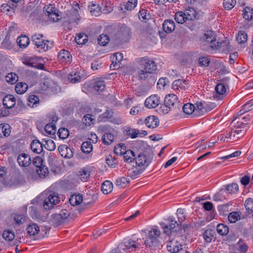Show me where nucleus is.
<instances>
[{"label":"nucleus","instance_id":"nucleus-1","mask_svg":"<svg viewBox=\"0 0 253 253\" xmlns=\"http://www.w3.org/2000/svg\"><path fill=\"white\" fill-rule=\"evenodd\" d=\"M140 65L142 69L138 72V78L140 80H145L157 70L156 63L148 57H142L140 59Z\"/></svg>","mask_w":253,"mask_h":253},{"label":"nucleus","instance_id":"nucleus-2","mask_svg":"<svg viewBox=\"0 0 253 253\" xmlns=\"http://www.w3.org/2000/svg\"><path fill=\"white\" fill-rule=\"evenodd\" d=\"M168 220L169 224L166 225L163 227L164 233L168 236H170V238L173 236L182 235L181 225L177 223L172 217L169 218Z\"/></svg>","mask_w":253,"mask_h":253},{"label":"nucleus","instance_id":"nucleus-3","mask_svg":"<svg viewBox=\"0 0 253 253\" xmlns=\"http://www.w3.org/2000/svg\"><path fill=\"white\" fill-rule=\"evenodd\" d=\"M70 212L66 209H63L59 213L51 215L49 219V223L53 226L56 227L66 222Z\"/></svg>","mask_w":253,"mask_h":253},{"label":"nucleus","instance_id":"nucleus-4","mask_svg":"<svg viewBox=\"0 0 253 253\" xmlns=\"http://www.w3.org/2000/svg\"><path fill=\"white\" fill-rule=\"evenodd\" d=\"M160 231L157 229L154 228L149 231L148 236L145 241V245L149 247H159L160 243L158 237L160 236Z\"/></svg>","mask_w":253,"mask_h":253},{"label":"nucleus","instance_id":"nucleus-5","mask_svg":"<svg viewBox=\"0 0 253 253\" xmlns=\"http://www.w3.org/2000/svg\"><path fill=\"white\" fill-rule=\"evenodd\" d=\"M170 237V241L168 243L167 247L168 250L172 253H178L182 249V245L180 240L182 239V235L173 236Z\"/></svg>","mask_w":253,"mask_h":253},{"label":"nucleus","instance_id":"nucleus-6","mask_svg":"<svg viewBox=\"0 0 253 253\" xmlns=\"http://www.w3.org/2000/svg\"><path fill=\"white\" fill-rule=\"evenodd\" d=\"M60 202V198L58 196L55 194H50L47 197L44 198L43 202V207L45 210H50L54 206L58 204Z\"/></svg>","mask_w":253,"mask_h":253},{"label":"nucleus","instance_id":"nucleus-7","mask_svg":"<svg viewBox=\"0 0 253 253\" xmlns=\"http://www.w3.org/2000/svg\"><path fill=\"white\" fill-rule=\"evenodd\" d=\"M45 15L47 16L49 19L52 22H57L61 19L59 14V11L52 5H49L44 10Z\"/></svg>","mask_w":253,"mask_h":253},{"label":"nucleus","instance_id":"nucleus-8","mask_svg":"<svg viewBox=\"0 0 253 253\" xmlns=\"http://www.w3.org/2000/svg\"><path fill=\"white\" fill-rule=\"evenodd\" d=\"M136 164L139 167H142V170H144L152 162V159L148 158L143 154H139L137 157L135 158Z\"/></svg>","mask_w":253,"mask_h":253},{"label":"nucleus","instance_id":"nucleus-9","mask_svg":"<svg viewBox=\"0 0 253 253\" xmlns=\"http://www.w3.org/2000/svg\"><path fill=\"white\" fill-rule=\"evenodd\" d=\"M211 47L213 49H219L223 52H228L231 49L229 42L227 39H225L221 42H218L211 45Z\"/></svg>","mask_w":253,"mask_h":253},{"label":"nucleus","instance_id":"nucleus-10","mask_svg":"<svg viewBox=\"0 0 253 253\" xmlns=\"http://www.w3.org/2000/svg\"><path fill=\"white\" fill-rule=\"evenodd\" d=\"M246 126V125L245 124H242V126L238 125L234 128L232 129L233 141L241 138L245 134L247 130L245 128Z\"/></svg>","mask_w":253,"mask_h":253},{"label":"nucleus","instance_id":"nucleus-11","mask_svg":"<svg viewBox=\"0 0 253 253\" xmlns=\"http://www.w3.org/2000/svg\"><path fill=\"white\" fill-rule=\"evenodd\" d=\"M160 103V98L157 95H153L148 97L145 101V105L149 108H154Z\"/></svg>","mask_w":253,"mask_h":253},{"label":"nucleus","instance_id":"nucleus-12","mask_svg":"<svg viewBox=\"0 0 253 253\" xmlns=\"http://www.w3.org/2000/svg\"><path fill=\"white\" fill-rule=\"evenodd\" d=\"M119 247L125 251L129 250V252H132L136 250L137 245L135 241L129 239L125 240L123 243L120 244Z\"/></svg>","mask_w":253,"mask_h":253},{"label":"nucleus","instance_id":"nucleus-13","mask_svg":"<svg viewBox=\"0 0 253 253\" xmlns=\"http://www.w3.org/2000/svg\"><path fill=\"white\" fill-rule=\"evenodd\" d=\"M43 36L41 34H35L32 37V42L39 49L40 52H42V49L45 46L44 40H42Z\"/></svg>","mask_w":253,"mask_h":253},{"label":"nucleus","instance_id":"nucleus-14","mask_svg":"<svg viewBox=\"0 0 253 253\" xmlns=\"http://www.w3.org/2000/svg\"><path fill=\"white\" fill-rule=\"evenodd\" d=\"M226 87L223 84H218L215 87L214 97L218 100L223 99L226 96Z\"/></svg>","mask_w":253,"mask_h":253},{"label":"nucleus","instance_id":"nucleus-15","mask_svg":"<svg viewBox=\"0 0 253 253\" xmlns=\"http://www.w3.org/2000/svg\"><path fill=\"white\" fill-rule=\"evenodd\" d=\"M202 40L204 42H207L210 44V46L211 47V45L215 43L216 34L213 31L208 30L202 37Z\"/></svg>","mask_w":253,"mask_h":253},{"label":"nucleus","instance_id":"nucleus-16","mask_svg":"<svg viewBox=\"0 0 253 253\" xmlns=\"http://www.w3.org/2000/svg\"><path fill=\"white\" fill-rule=\"evenodd\" d=\"M90 12L92 15L97 16L100 15V13L102 12L104 13H108L112 10L111 7H109V9L106 10L105 8L101 10V7L99 5L95 4H92L89 6Z\"/></svg>","mask_w":253,"mask_h":253},{"label":"nucleus","instance_id":"nucleus-17","mask_svg":"<svg viewBox=\"0 0 253 253\" xmlns=\"http://www.w3.org/2000/svg\"><path fill=\"white\" fill-rule=\"evenodd\" d=\"M16 98L11 94L5 95L2 99V103L4 108L6 109H11L14 107L16 104Z\"/></svg>","mask_w":253,"mask_h":253},{"label":"nucleus","instance_id":"nucleus-18","mask_svg":"<svg viewBox=\"0 0 253 253\" xmlns=\"http://www.w3.org/2000/svg\"><path fill=\"white\" fill-rule=\"evenodd\" d=\"M172 86L173 89L180 91L187 89L189 84L186 80L178 79L173 82Z\"/></svg>","mask_w":253,"mask_h":253},{"label":"nucleus","instance_id":"nucleus-19","mask_svg":"<svg viewBox=\"0 0 253 253\" xmlns=\"http://www.w3.org/2000/svg\"><path fill=\"white\" fill-rule=\"evenodd\" d=\"M58 59L61 63H70L72 61V56L68 50L62 49L58 54Z\"/></svg>","mask_w":253,"mask_h":253},{"label":"nucleus","instance_id":"nucleus-20","mask_svg":"<svg viewBox=\"0 0 253 253\" xmlns=\"http://www.w3.org/2000/svg\"><path fill=\"white\" fill-rule=\"evenodd\" d=\"M79 16L78 10L72 9L66 12V16H64V18H67L68 22L69 24H71L73 22H77V21L79 20Z\"/></svg>","mask_w":253,"mask_h":253},{"label":"nucleus","instance_id":"nucleus-21","mask_svg":"<svg viewBox=\"0 0 253 253\" xmlns=\"http://www.w3.org/2000/svg\"><path fill=\"white\" fill-rule=\"evenodd\" d=\"M17 162L20 166L26 167L31 164V160L29 155L22 153L18 156Z\"/></svg>","mask_w":253,"mask_h":253},{"label":"nucleus","instance_id":"nucleus-22","mask_svg":"<svg viewBox=\"0 0 253 253\" xmlns=\"http://www.w3.org/2000/svg\"><path fill=\"white\" fill-rule=\"evenodd\" d=\"M144 122L147 127L151 128H156L159 125V120L155 116H148L145 119Z\"/></svg>","mask_w":253,"mask_h":253},{"label":"nucleus","instance_id":"nucleus-23","mask_svg":"<svg viewBox=\"0 0 253 253\" xmlns=\"http://www.w3.org/2000/svg\"><path fill=\"white\" fill-rule=\"evenodd\" d=\"M164 103L167 106L174 107L175 105L178 104V97L174 94H169L165 98Z\"/></svg>","mask_w":253,"mask_h":253},{"label":"nucleus","instance_id":"nucleus-24","mask_svg":"<svg viewBox=\"0 0 253 253\" xmlns=\"http://www.w3.org/2000/svg\"><path fill=\"white\" fill-rule=\"evenodd\" d=\"M58 150L61 155L65 158H71L73 156L72 150L66 145L58 147Z\"/></svg>","mask_w":253,"mask_h":253},{"label":"nucleus","instance_id":"nucleus-25","mask_svg":"<svg viewBox=\"0 0 253 253\" xmlns=\"http://www.w3.org/2000/svg\"><path fill=\"white\" fill-rule=\"evenodd\" d=\"M123 58V55L122 53L118 52L115 54L112 57V64L110 68L113 67L114 69H118L120 67V62Z\"/></svg>","mask_w":253,"mask_h":253},{"label":"nucleus","instance_id":"nucleus-26","mask_svg":"<svg viewBox=\"0 0 253 253\" xmlns=\"http://www.w3.org/2000/svg\"><path fill=\"white\" fill-rule=\"evenodd\" d=\"M28 234L30 236H34L40 234V227L35 223H31L26 228Z\"/></svg>","mask_w":253,"mask_h":253},{"label":"nucleus","instance_id":"nucleus-27","mask_svg":"<svg viewBox=\"0 0 253 253\" xmlns=\"http://www.w3.org/2000/svg\"><path fill=\"white\" fill-rule=\"evenodd\" d=\"M175 28V23L172 20H166L163 24V30L168 33H169L173 31Z\"/></svg>","mask_w":253,"mask_h":253},{"label":"nucleus","instance_id":"nucleus-28","mask_svg":"<svg viewBox=\"0 0 253 253\" xmlns=\"http://www.w3.org/2000/svg\"><path fill=\"white\" fill-rule=\"evenodd\" d=\"M43 144H42L39 140L35 139L31 144V148L33 152L40 154L43 150Z\"/></svg>","mask_w":253,"mask_h":253},{"label":"nucleus","instance_id":"nucleus-29","mask_svg":"<svg viewBox=\"0 0 253 253\" xmlns=\"http://www.w3.org/2000/svg\"><path fill=\"white\" fill-rule=\"evenodd\" d=\"M137 3V0H129L127 2L121 5L120 10H123L125 9L126 10L130 11L136 7Z\"/></svg>","mask_w":253,"mask_h":253},{"label":"nucleus","instance_id":"nucleus-30","mask_svg":"<svg viewBox=\"0 0 253 253\" xmlns=\"http://www.w3.org/2000/svg\"><path fill=\"white\" fill-rule=\"evenodd\" d=\"M83 78V77L81 76L80 73L77 72H72L68 76L69 82L72 84L80 82Z\"/></svg>","mask_w":253,"mask_h":253},{"label":"nucleus","instance_id":"nucleus-31","mask_svg":"<svg viewBox=\"0 0 253 253\" xmlns=\"http://www.w3.org/2000/svg\"><path fill=\"white\" fill-rule=\"evenodd\" d=\"M16 42L21 48H25L29 45L30 40L26 36H21L17 38Z\"/></svg>","mask_w":253,"mask_h":253},{"label":"nucleus","instance_id":"nucleus-32","mask_svg":"<svg viewBox=\"0 0 253 253\" xmlns=\"http://www.w3.org/2000/svg\"><path fill=\"white\" fill-rule=\"evenodd\" d=\"M239 190L238 185L235 183L228 184L226 186L225 189L222 188L220 191H226L229 194H235L238 192Z\"/></svg>","mask_w":253,"mask_h":253},{"label":"nucleus","instance_id":"nucleus-33","mask_svg":"<svg viewBox=\"0 0 253 253\" xmlns=\"http://www.w3.org/2000/svg\"><path fill=\"white\" fill-rule=\"evenodd\" d=\"M113 184L109 180L104 181L101 185V190L104 194H108L110 193L113 189Z\"/></svg>","mask_w":253,"mask_h":253},{"label":"nucleus","instance_id":"nucleus-34","mask_svg":"<svg viewBox=\"0 0 253 253\" xmlns=\"http://www.w3.org/2000/svg\"><path fill=\"white\" fill-rule=\"evenodd\" d=\"M216 231L220 236H226L229 232V228L227 225L220 223L217 225Z\"/></svg>","mask_w":253,"mask_h":253},{"label":"nucleus","instance_id":"nucleus-35","mask_svg":"<svg viewBox=\"0 0 253 253\" xmlns=\"http://www.w3.org/2000/svg\"><path fill=\"white\" fill-rule=\"evenodd\" d=\"M75 40L78 44H85L88 41V37L84 33H80L77 35Z\"/></svg>","mask_w":253,"mask_h":253},{"label":"nucleus","instance_id":"nucleus-36","mask_svg":"<svg viewBox=\"0 0 253 253\" xmlns=\"http://www.w3.org/2000/svg\"><path fill=\"white\" fill-rule=\"evenodd\" d=\"M142 170V169L140 170L137 168H132L128 170L127 174V176L130 177L132 179H135L141 174Z\"/></svg>","mask_w":253,"mask_h":253},{"label":"nucleus","instance_id":"nucleus-37","mask_svg":"<svg viewBox=\"0 0 253 253\" xmlns=\"http://www.w3.org/2000/svg\"><path fill=\"white\" fill-rule=\"evenodd\" d=\"M10 133V126L7 124L0 125V137L8 136Z\"/></svg>","mask_w":253,"mask_h":253},{"label":"nucleus","instance_id":"nucleus-38","mask_svg":"<svg viewBox=\"0 0 253 253\" xmlns=\"http://www.w3.org/2000/svg\"><path fill=\"white\" fill-rule=\"evenodd\" d=\"M83 201V197L80 194L72 195L69 199L70 203L72 206L79 205Z\"/></svg>","mask_w":253,"mask_h":253},{"label":"nucleus","instance_id":"nucleus-39","mask_svg":"<svg viewBox=\"0 0 253 253\" xmlns=\"http://www.w3.org/2000/svg\"><path fill=\"white\" fill-rule=\"evenodd\" d=\"M183 112L187 115L192 114L195 111H197L196 107L191 103H186L182 107Z\"/></svg>","mask_w":253,"mask_h":253},{"label":"nucleus","instance_id":"nucleus-40","mask_svg":"<svg viewBox=\"0 0 253 253\" xmlns=\"http://www.w3.org/2000/svg\"><path fill=\"white\" fill-rule=\"evenodd\" d=\"M188 18L186 16V14L182 11H178L176 12L174 16L175 20L179 24L184 23Z\"/></svg>","mask_w":253,"mask_h":253},{"label":"nucleus","instance_id":"nucleus-41","mask_svg":"<svg viewBox=\"0 0 253 253\" xmlns=\"http://www.w3.org/2000/svg\"><path fill=\"white\" fill-rule=\"evenodd\" d=\"M240 219V214L238 211H232L228 215V221L231 223H234Z\"/></svg>","mask_w":253,"mask_h":253},{"label":"nucleus","instance_id":"nucleus-42","mask_svg":"<svg viewBox=\"0 0 253 253\" xmlns=\"http://www.w3.org/2000/svg\"><path fill=\"white\" fill-rule=\"evenodd\" d=\"M79 179L82 181H85L90 176V171L87 168H84L79 171L78 175Z\"/></svg>","mask_w":253,"mask_h":253},{"label":"nucleus","instance_id":"nucleus-43","mask_svg":"<svg viewBox=\"0 0 253 253\" xmlns=\"http://www.w3.org/2000/svg\"><path fill=\"white\" fill-rule=\"evenodd\" d=\"M27 89L28 85L25 83H17L15 87V91L20 94L25 93Z\"/></svg>","mask_w":253,"mask_h":253},{"label":"nucleus","instance_id":"nucleus-44","mask_svg":"<svg viewBox=\"0 0 253 253\" xmlns=\"http://www.w3.org/2000/svg\"><path fill=\"white\" fill-rule=\"evenodd\" d=\"M129 182V179L123 176L118 178L116 180V185L119 188L125 187Z\"/></svg>","mask_w":253,"mask_h":253},{"label":"nucleus","instance_id":"nucleus-45","mask_svg":"<svg viewBox=\"0 0 253 253\" xmlns=\"http://www.w3.org/2000/svg\"><path fill=\"white\" fill-rule=\"evenodd\" d=\"M243 18L247 20L250 21L253 16V9L250 7H246L243 10Z\"/></svg>","mask_w":253,"mask_h":253},{"label":"nucleus","instance_id":"nucleus-46","mask_svg":"<svg viewBox=\"0 0 253 253\" xmlns=\"http://www.w3.org/2000/svg\"><path fill=\"white\" fill-rule=\"evenodd\" d=\"M103 143L105 145L111 144L114 140V135L108 132H106L102 137Z\"/></svg>","mask_w":253,"mask_h":253},{"label":"nucleus","instance_id":"nucleus-47","mask_svg":"<svg viewBox=\"0 0 253 253\" xmlns=\"http://www.w3.org/2000/svg\"><path fill=\"white\" fill-rule=\"evenodd\" d=\"M45 132L50 135H54L56 133V128L54 123H49L44 127Z\"/></svg>","mask_w":253,"mask_h":253},{"label":"nucleus","instance_id":"nucleus-48","mask_svg":"<svg viewBox=\"0 0 253 253\" xmlns=\"http://www.w3.org/2000/svg\"><path fill=\"white\" fill-rule=\"evenodd\" d=\"M134 152L132 150H128L124 154V161L128 163H131L135 159Z\"/></svg>","mask_w":253,"mask_h":253},{"label":"nucleus","instance_id":"nucleus-49","mask_svg":"<svg viewBox=\"0 0 253 253\" xmlns=\"http://www.w3.org/2000/svg\"><path fill=\"white\" fill-rule=\"evenodd\" d=\"M106 162L107 165L112 168H115L118 163L117 159L110 155L106 156Z\"/></svg>","mask_w":253,"mask_h":253},{"label":"nucleus","instance_id":"nucleus-50","mask_svg":"<svg viewBox=\"0 0 253 253\" xmlns=\"http://www.w3.org/2000/svg\"><path fill=\"white\" fill-rule=\"evenodd\" d=\"M126 147L123 143H120L114 148V152L117 155H122L126 153Z\"/></svg>","mask_w":253,"mask_h":253},{"label":"nucleus","instance_id":"nucleus-51","mask_svg":"<svg viewBox=\"0 0 253 253\" xmlns=\"http://www.w3.org/2000/svg\"><path fill=\"white\" fill-rule=\"evenodd\" d=\"M40 100L39 97L35 95L32 94L29 96L28 97V105L31 107L37 106L38 104H39Z\"/></svg>","mask_w":253,"mask_h":253},{"label":"nucleus","instance_id":"nucleus-52","mask_svg":"<svg viewBox=\"0 0 253 253\" xmlns=\"http://www.w3.org/2000/svg\"><path fill=\"white\" fill-rule=\"evenodd\" d=\"M81 150L84 153H89L92 150L91 143L89 141L84 142L81 146Z\"/></svg>","mask_w":253,"mask_h":253},{"label":"nucleus","instance_id":"nucleus-53","mask_svg":"<svg viewBox=\"0 0 253 253\" xmlns=\"http://www.w3.org/2000/svg\"><path fill=\"white\" fill-rule=\"evenodd\" d=\"M213 231L211 230H206L203 233V237L207 243L211 242L213 237Z\"/></svg>","mask_w":253,"mask_h":253},{"label":"nucleus","instance_id":"nucleus-54","mask_svg":"<svg viewBox=\"0 0 253 253\" xmlns=\"http://www.w3.org/2000/svg\"><path fill=\"white\" fill-rule=\"evenodd\" d=\"M2 237L6 241H11L14 239L15 234L11 230H5L2 233Z\"/></svg>","mask_w":253,"mask_h":253},{"label":"nucleus","instance_id":"nucleus-55","mask_svg":"<svg viewBox=\"0 0 253 253\" xmlns=\"http://www.w3.org/2000/svg\"><path fill=\"white\" fill-rule=\"evenodd\" d=\"M36 62V59L33 57H27L23 61L24 64L28 66L37 68Z\"/></svg>","mask_w":253,"mask_h":253},{"label":"nucleus","instance_id":"nucleus-56","mask_svg":"<svg viewBox=\"0 0 253 253\" xmlns=\"http://www.w3.org/2000/svg\"><path fill=\"white\" fill-rule=\"evenodd\" d=\"M130 28L125 24H123L120 27V30L118 31V34L122 36H127L130 33Z\"/></svg>","mask_w":253,"mask_h":253},{"label":"nucleus","instance_id":"nucleus-57","mask_svg":"<svg viewBox=\"0 0 253 253\" xmlns=\"http://www.w3.org/2000/svg\"><path fill=\"white\" fill-rule=\"evenodd\" d=\"M210 60L207 56H201L198 59V64L201 67H207L209 66Z\"/></svg>","mask_w":253,"mask_h":253},{"label":"nucleus","instance_id":"nucleus-58","mask_svg":"<svg viewBox=\"0 0 253 253\" xmlns=\"http://www.w3.org/2000/svg\"><path fill=\"white\" fill-rule=\"evenodd\" d=\"M45 144H43V146L46 149L49 151H53L56 148V145L54 142L50 139H48L45 141Z\"/></svg>","mask_w":253,"mask_h":253},{"label":"nucleus","instance_id":"nucleus-59","mask_svg":"<svg viewBox=\"0 0 253 253\" xmlns=\"http://www.w3.org/2000/svg\"><path fill=\"white\" fill-rule=\"evenodd\" d=\"M98 44L104 46L106 45L109 42V37L105 34H101L98 38Z\"/></svg>","mask_w":253,"mask_h":253},{"label":"nucleus","instance_id":"nucleus-60","mask_svg":"<svg viewBox=\"0 0 253 253\" xmlns=\"http://www.w3.org/2000/svg\"><path fill=\"white\" fill-rule=\"evenodd\" d=\"M94 88L97 91H102L105 88V84L104 81L99 80L94 83Z\"/></svg>","mask_w":253,"mask_h":253},{"label":"nucleus","instance_id":"nucleus-61","mask_svg":"<svg viewBox=\"0 0 253 253\" xmlns=\"http://www.w3.org/2000/svg\"><path fill=\"white\" fill-rule=\"evenodd\" d=\"M236 40L239 43H244L247 41V35L244 32L241 31L238 34Z\"/></svg>","mask_w":253,"mask_h":253},{"label":"nucleus","instance_id":"nucleus-62","mask_svg":"<svg viewBox=\"0 0 253 253\" xmlns=\"http://www.w3.org/2000/svg\"><path fill=\"white\" fill-rule=\"evenodd\" d=\"M177 215L178 219V223L181 225V223L185 219V212L183 209H178L177 210Z\"/></svg>","mask_w":253,"mask_h":253},{"label":"nucleus","instance_id":"nucleus-63","mask_svg":"<svg viewBox=\"0 0 253 253\" xmlns=\"http://www.w3.org/2000/svg\"><path fill=\"white\" fill-rule=\"evenodd\" d=\"M236 3V0H224L223 4L225 9L230 10L234 7Z\"/></svg>","mask_w":253,"mask_h":253},{"label":"nucleus","instance_id":"nucleus-64","mask_svg":"<svg viewBox=\"0 0 253 253\" xmlns=\"http://www.w3.org/2000/svg\"><path fill=\"white\" fill-rule=\"evenodd\" d=\"M58 134L59 138L64 139L69 136V131L68 129L62 127L58 129Z\"/></svg>","mask_w":253,"mask_h":253}]
</instances>
